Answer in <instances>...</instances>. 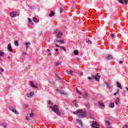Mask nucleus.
Masks as SVG:
<instances>
[{"label":"nucleus","instance_id":"c756f323","mask_svg":"<svg viewBox=\"0 0 128 128\" xmlns=\"http://www.w3.org/2000/svg\"><path fill=\"white\" fill-rule=\"evenodd\" d=\"M0 126H2L4 128H6V124L2 123V124H0Z\"/></svg>","mask_w":128,"mask_h":128},{"label":"nucleus","instance_id":"680f3d73","mask_svg":"<svg viewBox=\"0 0 128 128\" xmlns=\"http://www.w3.org/2000/svg\"><path fill=\"white\" fill-rule=\"evenodd\" d=\"M78 98H80V96H79Z\"/></svg>","mask_w":128,"mask_h":128},{"label":"nucleus","instance_id":"a19ab883","mask_svg":"<svg viewBox=\"0 0 128 128\" xmlns=\"http://www.w3.org/2000/svg\"><path fill=\"white\" fill-rule=\"evenodd\" d=\"M34 116V113H31V114H30V118H33Z\"/></svg>","mask_w":128,"mask_h":128},{"label":"nucleus","instance_id":"e2e57ef3","mask_svg":"<svg viewBox=\"0 0 128 128\" xmlns=\"http://www.w3.org/2000/svg\"><path fill=\"white\" fill-rule=\"evenodd\" d=\"M48 42H50V40H48Z\"/></svg>","mask_w":128,"mask_h":128},{"label":"nucleus","instance_id":"79ce46f5","mask_svg":"<svg viewBox=\"0 0 128 128\" xmlns=\"http://www.w3.org/2000/svg\"><path fill=\"white\" fill-rule=\"evenodd\" d=\"M28 20L29 24H30V22H32V19H30V18H28Z\"/></svg>","mask_w":128,"mask_h":128},{"label":"nucleus","instance_id":"39448f33","mask_svg":"<svg viewBox=\"0 0 128 128\" xmlns=\"http://www.w3.org/2000/svg\"><path fill=\"white\" fill-rule=\"evenodd\" d=\"M56 92L58 94H60L61 96H66V94H68V93L66 92L61 90L60 89L56 90Z\"/></svg>","mask_w":128,"mask_h":128},{"label":"nucleus","instance_id":"6ab92c4d","mask_svg":"<svg viewBox=\"0 0 128 128\" xmlns=\"http://www.w3.org/2000/svg\"><path fill=\"white\" fill-rule=\"evenodd\" d=\"M56 42H60V44H63L64 42V40H55Z\"/></svg>","mask_w":128,"mask_h":128},{"label":"nucleus","instance_id":"2eb2a0df","mask_svg":"<svg viewBox=\"0 0 128 128\" xmlns=\"http://www.w3.org/2000/svg\"><path fill=\"white\" fill-rule=\"evenodd\" d=\"M98 104L100 108H104V104L102 101L98 102Z\"/></svg>","mask_w":128,"mask_h":128},{"label":"nucleus","instance_id":"49530a36","mask_svg":"<svg viewBox=\"0 0 128 128\" xmlns=\"http://www.w3.org/2000/svg\"><path fill=\"white\" fill-rule=\"evenodd\" d=\"M58 78L59 80H62V77L60 78V77L58 76Z\"/></svg>","mask_w":128,"mask_h":128},{"label":"nucleus","instance_id":"9d476101","mask_svg":"<svg viewBox=\"0 0 128 128\" xmlns=\"http://www.w3.org/2000/svg\"><path fill=\"white\" fill-rule=\"evenodd\" d=\"M8 52H12V44H10V43L8 44Z\"/></svg>","mask_w":128,"mask_h":128},{"label":"nucleus","instance_id":"393cba45","mask_svg":"<svg viewBox=\"0 0 128 128\" xmlns=\"http://www.w3.org/2000/svg\"><path fill=\"white\" fill-rule=\"evenodd\" d=\"M73 104H74V106H76V108H78V102H76V100H74L73 101Z\"/></svg>","mask_w":128,"mask_h":128},{"label":"nucleus","instance_id":"412c9836","mask_svg":"<svg viewBox=\"0 0 128 128\" xmlns=\"http://www.w3.org/2000/svg\"><path fill=\"white\" fill-rule=\"evenodd\" d=\"M30 86H32V88H38V86H36V85H34V82H30Z\"/></svg>","mask_w":128,"mask_h":128},{"label":"nucleus","instance_id":"864d4df0","mask_svg":"<svg viewBox=\"0 0 128 128\" xmlns=\"http://www.w3.org/2000/svg\"><path fill=\"white\" fill-rule=\"evenodd\" d=\"M126 90H127V92H128V87H126Z\"/></svg>","mask_w":128,"mask_h":128},{"label":"nucleus","instance_id":"0eeeda50","mask_svg":"<svg viewBox=\"0 0 128 128\" xmlns=\"http://www.w3.org/2000/svg\"><path fill=\"white\" fill-rule=\"evenodd\" d=\"M9 109L10 110H12V112H14V114H19L18 112L16 111V108H14L12 107V106H10Z\"/></svg>","mask_w":128,"mask_h":128},{"label":"nucleus","instance_id":"f3484780","mask_svg":"<svg viewBox=\"0 0 128 128\" xmlns=\"http://www.w3.org/2000/svg\"><path fill=\"white\" fill-rule=\"evenodd\" d=\"M116 84L118 88H120V90H122V84H120V83L119 82H117Z\"/></svg>","mask_w":128,"mask_h":128},{"label":"nucleus","instance_id":"9b49d317","mask_svg":"<svg viewBox=\"0 0 128 128\" xmlns=\"http://www.w3.org/2000/svg\"><path fill=\"white\" fill-rule=\"evenodd\" d=\"M105 84L107 88H112V84L108 82H105Z\"/></svg>","mask_w":128,"mask_h":128},{"label":"nucleus","instance_id":"6e6d98bb","mask_svg":"<svg viewBox=\"0 0 128 128\" xmlns=\"http://www.w3.org/2000/svg\"><path fill=\"white\" fill-rule=\"evenodd\" d=\"M47 52H50V49L47 50Z\"/></svg>","mask_w":128,"mask_h":128},{"label":"nucleus","instance_id":"4be33fe9","mask_svg":"<svg viewBox=\"0 0 128 128\" xmlns=\"http://www.w3.org/2000/svg\"><path fill=\"white\" fill-rule=\"evenodd\" d=\"M54 16V11H52L50 14H49V16L52 18V16Z\"/></svg>","mask_w":128,"mask_h":128},{"label":"nucleus","instance_id":"1a4fd4ad","mask_svg":"<svg viewBox=\"0 0 128 128\" xmlns=\"http://www.w3.org/2000/svg\"><path fill=\"white\" fill-rule=\"evenodd\" d=\"M118 2L120 4H128V0H118Z\"/></svg>","mask_w":128,"mask_h":128},{"label":"nucleus","instance_id":"dca6fc26","mask_svg":"<svg viewBox=\"0 0 128 128\" xmlns=\"http://www.w3.org/2000/svg\"><path fill=\"white\" fill-rule=\"evenodd\" d=\"M24 44L26 46V50L28 48V46H30V42H25L24 43Z\"/></svg>","mask_w":128,"mask_h":128},{"label":"nucleus","instance_id":"7c9ffc66","mask_svg":"<svg viewBox=\"0 0 128 128\" xmlns=\"http://www.w3.org/2000/svg\"><path fill=\"white\" fill-rule=\"evenodd\" d=\"M67 74H72V70H67Z\"/></svg>","mask_w":128,"mask_h":128},{"label":"nucleus","instance_id":"bf43d9fd","mask_svg":"<svg viewBox=\"0 0 128 128\" xmlns=\"http://www.w3.org/2000/svg\"><path fill=\"white\" fill-rule=\"evenodd\" d=\"M90 117L91 118H92V115H90Z\"/></svg>","mask_w":128,"mask_h":128},{"label":"nucleus","instance_id":"58836bf2","mask_svg":"<svg viewBox=\"0 0 128 128\" xmlns=\"http://www.w3.org/2000/svg\"><path fill=\"white\" fill-rule=\"evenodd\" d=\"M60 48H62V50H64V52H66V48H64V47L62 46H60Z\"/></svg>","mask_w":128,"mask_h":128},{"label":"nucleus","instance_id":"f257e3e1","mask_svg":"<svg viewBox=\"0 0 128 128\" xmlns=\"http://www.w3.org/2000/svg\"><path fill=\"white\" fill-rule=\"evenodd\" d=\"M73 114H76L78 118H86V116L88 112L86 110L82 111V110H79L75 112H73Z\"/></svg>","mask_w":128,"mask_h":128},{"label":"nucleus","instance_id":"603ef678","mask_svg":"<svg viewBox=\"0 0 128 128\" xmlns=\"http://www.w3.org/2000/svg\"><path fill=\"white\" fill-rule=\"evenodd\" d=\"M80 76H82V72H81L80 74H78Z\"/></svg>","mask_w":128,"mask_h":128},{"label":"nucleus","instance_id":"de8ad7c7","mask_svg":"<svg viewBox=\"0 0 128 128\" xmlns=\"http://www.w3.org/2000/svg\"><path fill=\"white\" fill-rule=\"evenodd\" d=\"M55 46H56V48H60V46L56 44H55Z\"/></svg>","mask_w":128,"mask_h":128},{"label":"nucleus","instance_id":"ddd939ff","mask_svg":"<svg viewBox=\"0 0 128 128\" xmlns=\"http://www.w3.org/2000/svg\"><path fill=\"white\" fill-rule=\"evenodd\" d=\"M112 56L110 54H108L106 58V59L108 60H112Z\"/></svg>","mask_w":128,"mask_h":128},{"label":"nucleus","instance_id":"f03ea898","mask_svg":"<svg viewBox=\"0 0 128 128\" xmlns=\"http://www.w3.org/2000/svg\"><path fill=\"white\" fill-rule=\"evenodd\" d=\"M50 108H51L52 110L54 112H56V114H58V116H60V110L58 109V105L50 106Z\"/></svg>","mask_w":128,"mask_h":128},{"label":"nucleus","instance_id":"13d9d810","mask_svg":"<svg viewBox=\"0 0 128 128\" xmlns=\"http://www.w3.org/2000/svg\"><path fill=\"white\" fill-rule=\"evenodd\" d=\"M8 58H10V56H8Z\"/></svg>","mask_w":128,"mask_h":128},{"label":"nucleus","instance_id":"052dcab7","mask_svg":"<svg viewBox=\"0 0 128 128\" xmlns=\"http://www.w3.org/2000/svg\"><path fill=\"white\" fill-rule=\"evenodd\" d=\"M48 56H50V54H48Z\"/></svg>","mask_w":128,"mask_h":128},{"label":"nucleus","instance_id":"423d86ee","mask_svg":"<svg viewBox=\"0 0 128 128\" xmlns=\"http://www.w3.org/2000/svg\"><path fill=\"white\" fill-rule=\"evenodd\" d=\"M92 128H100V125L98 124L96 122H92V124L91 126Z\"/></svg>","mask_w":128,"mask_h":128},{"label":"nucleus","instance_id":"c85d7f7f","mask_svg":"<svg viewBox=\"0 0 128 128\" xmlns=\"http://www.w3.org/2000/svg\"><path fill=\"white\" fill-rule=\"evenodd\" d=\"M88 96H88V93H85L84 94V98H88Z\"/></svg>","mask_w":128,"mask_h":128},{"label":"nucleus","instance_id":"0e129e2a","mask_svg":"<svg viewBox=\"0 0 128 128\" xmlns=\"http://www.w3.org/2000/svg\"><path fill=\"white\" fill-rule=\"evenodd\" d=\"M78 128H80V127H78Z\"/></svg>","mask_w":128,"mask_h":128},{"label":"nucleus","instance_id":"37998d69","mask_svg":"<svg viewBox=\"0 0 128 128\" xmlns=\"http://www.w3.org/2000/svg\"><path fill=\"white\" fill-rule=\"evenodd\" d=\"M0 68V70H1L2 72H4V68Z\"/></svg>","mask_w":128,"mask_h":128},{"label":"nucleus","instance_id":"a18cd8bd","mask_svg":"<svg viewBox=\"0 0 128 128\" xmlns=\"http://www.w3.org/2000/svg\"><path fill=\"white\" fill-rule=\"evenodd\" d=\"M123 62H122V60H120V61L119 62L120 64H122Z\"/></svg>","mask_w":128,"mask_h":128},{"label":"nucleus","instance_id":"3c124183","mask_svg":"<svg viewBox=\"0 0 128 128\" xmlns=\"http://www.w3.org/2000/svg\"><path fill=\"white\" fill-rule=\"evenodd\" d=\"M48 104H52V102L50 101H48Z\"/></svg>","mask_w":128,"mask_h":128},{"label":"nucleus","instance_id":"7ed1b4c3","mask_svg":"<svg viewBox=\"0 0 128 128\" xmlns=\"http://www.w3.org/2000/svg\"><path fill=\"white\" fill-rule=\"evenodd\" d=\"M100 76H98V74H96L95 76L94 75H92L91 77H88V80H96L98 82V80H100Z\"/></svg>","mask_w":128,"mask_h":128},{"label":"nucleus","instance_id":"09e8293b","mask_svg":"<svg viewBox=\"0 0 128 128\" xmlns=\"http://www.w3.org/2000/svg\"><path fill=\"white\" fill-rule=\"evenodd\" d=\"M22 54L23 56H26L27 54L26 52H23Z\"/></svg>","mask_w":128,"mask_h":128},{"label":"nucleus","instance_id":"72a5a7b5","mask_svg":"<svg viewBox=\"0 0 128 128\" xmlns=\"http://www.w3.org/2000/svg\"><path fill=\"white\" fill-rule=\"evenodd\" d=\"M14 44L15 46H18V42L16 40L14 41Z\"/></svg>","mask_w":128,"mask_h":128},{"label":"nucleus","instance_id":"bb28decb","mask_svg":"<svg viewBox=\"0 0 128 128\" xmlns=\"http://www.w3.org/2000/svg\"><path fill=\"white\" fill-rule=\"evenodd\" d=\"M60 62H55V66H60Z\"/></svg>","mask_w":128,"mask_h":128},{"label":"nucleus","instance_id":"cd10ccee","mask_svg":"<svg viewBox=\"0 0 128 128\" xmlns=\"http://www.w3.org/2000/svg\"><path fill=\"white\" fill-rule=\"evenodd\" d=\"M74 54L75 56H78V50H75L74 52Z\"/></svg>","mask_w":128,"mask_h":128},{"label":"nucleus","instance_id":"a878e982","mask_svg":"<svg viewBox=\"0 0 128 128\" xmlns=\"http://www.w3.org/2000/svg\"><path fill=\"white\" fill-rule=\"evenodd\" d=\"M0 56L4 58V52L0 50Z\"/></svg>","mask_w":128,"mask_h":128},{"label":"nucleus","instance_id":"2f4dec72","mask_svg":"<svg viewBox=\"0 0 128 128\" xmlns=\"http://www.w3.org/2000/svg\"><path fill=\"white\" fill-rule=\"evenodd\" d=\"M106 124L108 126H110V123L109 122V121H106Z\"/></svg>","mask_w":128,"mask_h":128},{"label":"nucleus","instance_id":"8fccbe9b","mask_svg":"<svg viewBox=\"0 0 128 128\" xmlns=\"http://www.w3.org/2000/svg\"><path fill=\"white\" fill-rule=\"evenodd\" d=\"M26 120H30V117L26 116Z\"/></svg>","mask_w":128,"mask_h":128},{"label":"nucleus","instance_id":"5701e85b","mask_svg":"<svg viewBox=\"0 0 128 128\" xmlns=\"http://www.w3.org/2000/svg\"><path fill=\"white\" fill-rule=\"evenodd\" d=\"M109 106L111 108H114V103H110Z\"/></svg>","mask_w":128,"mask_h":128},{"label":"nucleus","instance_id":"5fc2aeb1","mask_svg":"<svg viewBox=\"0 0 128 128\" xmlns=\"http://www.w3.org/2000/svg\"><path fill=\"white\" fill-rule=\"evenodd\" d=\"M56 52H58V48L56 49Z\"/></svg>","mask_w":128,"mask_h":128},{"label":"nucleus","instance_id":"473e14b6","mask_svg":"<svg viewBox=\"0 0 128 128\" xmlns=\"http://www.w3.org/2000/svg\"><path fill=\"white\" fill-rule=\"evenodd\" d=\"M76 93L78 94H80V95L82 94V93L80 92V91L76 89Z\"/></svg>","mask_w":128,"mask_h":128},{"label":"nucleus","instance_id":"4468645a","mask_svg":"<svg viewBox=\"0 0 128 128\" xmlns=\"http://www.w3.org/2000/svg\"><path fill=\"white\" fill-rule=\"evenodd\" d=\"M34 92H31L30 94H27V96L28 98H32V96H34Z\"/></svg>","mask_w":128,"mask_h":128},{"label":"nucleus","instance_id":"20e7f679","mask_svg":"<svg viewBox=\"0 0 128 128\" xmlns=\"http://www.w3.org/2000/svg\"><path fill=\"white\" fill-rule=\"evenodd\" d=\"M54 34L56 36V38H62V33L60 31H58V29H56L54 30Z\"/></svg>","mask_w":128,"mask_h":128},{"label":"nucleus","instance_id":"aec40b11","mask_svg":"<svg viewBox=\"0 0 128 128\" xmlns=\"http://www.w3.org/2000/svg\"><path fill=\"white\" fill-rule=\"evenodd\" d=\"M116 104H120V100L119 98H117L116 100Z\"/></svg>","mask_w":128,"mask_h":128},{"label":"nucleus","instance_id":"f704fd0d","mask_svg":"<svg viewBox=\"0 0 128 128\" xmlns=\"http://www.w3.org/2000/svg\"><path fill=\"white\" fill-rule=\"evenodd\" d=\"M24 108H27L28 106V104H24L23 105Z\"/></svg>","mask_w":128,"mask_h":128},{"label":"nucleus","instance_id":"4d7b16f0","mask_svg":"<svg viewBox=\"0 0 128 128\" xmlns=\"http://www.w3.org/2000/svg\"><path fill=\"white\" fill-rule=\"evenodd\" d=\"M106 128H112V127H110V126H108Z\"/></svg>","mask_w":128,"mask_h":128},{"label":"nucleus","instance_id":"c03bdc74","mask_svg":"<svg viewBox=\"0 0 128 128\" xmlns=\"http://www.w3.org/2000/svg\"><path fill=\"white\" fill-rule=\"evenodd\" d=\"M123 128H128V125H124V126H123Z\"/></svg>","mask_w":128,"mask_h":128},{"label":"nucleus","instance_id":"f8f14e48","mask_svg":"<svg viewBox=\"0 0 128 128\" xmlns=\"http://www.w3.org/2000/svg\"><path fill=\"white\" fill-rule=\"evenodd\" d=\"M76 120L78 124H80V127L82 128V120L77 119Z\"/></svg>","mask_w":128,"mask_h":128},{"label":"nucleus","instance_id":"b1692460","mask_svg":"<svg viewBox=\"0 0 128 128\" xmlns=\"http://www.w3.org/2000/svg\"><path fill=\"white\" fill-rule=\"evenodd\" d=\"M85 106L87 108H90V103L88 102L85 104Z\"/></svg>","mask_w":128,"mask_h":128},{"label":"nucleus","instance_id":"4c0bfd02","mask_svg":"<svg viewBox=\"0 0 128 128\" xmlns=\"http://www.w3.org/2000/svg\"><path fill=\"white\" fill-rule=\"evenodd\" d=\"M110 36L111 38H114V34H110Z\"/></svg>","mask_w":128,"mask_h":128},{"label":"nucleus","instance_id":"a211bd4d","mask_svg":"<svg viewBox=\"0 0 128 128\" xmlns=\"http://www.w3.org/2000/svg\"><path fill=\"white\" fill-rule=\"evenodd\" d=\"M32 20L34 22H40V20H38V19L36 17L33 18Z\"/></svg>","mask_w":128,"mask_h":128},{"label":"nucleus","instance_id":"6e6552de","mask_svg":"<svg viewBox=\"0 0 128 128\" xmlns=\"http://www.w3.org/2000/svg\"><path fill=\"white\" fill-rule=\"evenodd\" d=\"M10 16L12 18H16V16H18V12H14L10 13Z\"/></svg>","mask_w":128,"mask_h":128},{"label":"nucleus","instance_id":"ea45409f","mask_svg":"<svg viewBox=\"0 0 128 128\" xmlns=\"http://www.w3.org/2000/svg\"><path fill=\"white\" fill-rule=\"evenodd\" d=\"M86 42H87V44H92V41H90V40H87Z\"/></svg>","mask_w":128,"mask_h":128},{"label":"nucleus","instance_id":"e433bc0d","mask_svg":"<svg viewBox=\"0 0 128 128\" xmlns=\"http://www.w3.org/2000/svg\"><path fill=\"white\" fill-rule=\"evenodd\" d=\"M118 92H120V90H118L117 92L114 94V96H116Z\"/></svg>","mask_w":128,"mask_h":128},{"label":"nucleus","instance_id":"c9c22d12","mask_svg":"<svg viewBox=\"0 0 128 128\" xmlns=\"http://www.w3.org/2000/svg\"><path fill=\"white\" fill-rule=\"evenodd\" d=\"M63 10H64V7L60 8V13L62 12Z\"/></svg>","mask_w":128,"mask_h":128}]
</instances>
